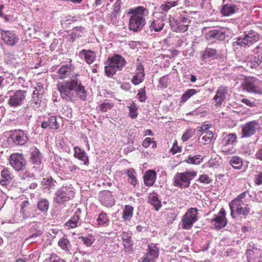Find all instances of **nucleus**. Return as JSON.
I'll return each instance as SVG.
<instances>
[{"mask_svg": "<svg viewBox=\"0 0 262 262\" xmlns=\"http://www.w3.org/2000/svg\"><path fill=\"white\" fill-rule=\"evenodd\" d=\"M156 173L152 170H148L145 173L144 181L146 186H152L155 181Z\"/></svg>", "mask_w": 262, "mask_h": 262, "instance_id": "bb28decb", "label": "nucleus"}, {"mask_svg": "<svg viewBox=\"0 0 262 262\" xmlns=\"http://www.w3.org/2000/svg\"><path fill=\"white\" fill-rule=\"evenodd\" d=\"M49 128L53 129H57L59 127V125L57 121V119L55 116H50L48 119Z\"/></svg>", "mask_w": 262, "mask_h": 262, "instance_id": "37998d69", "label": "nucleus"}, {"mask_svg": "<svg viewBox=\"0 0 262 262\" xmlns=\"http://www.w3.org/2000/svg\"><path fill=\"white\" fill-rule=\"evenodd\" d=\"M134 207L126 205L123 210L122 219L124 221H129L133 215Z\"/></svg>", "mask_w": 262, "mask_h": 262, "instance_id": "c756f323", "label": "nucleus"}, {"mask_svg": "<svg viewBox=\"0 0 262 262\" xmlns=\"http://www.w3.org/2000/svg\"><path fill=\"white\" fill-rule=\"evenodd\" d=\"M229 163L235 169H240L243 166L242 160L238 156L232 157Z\"/></svg>", "mask_w": 262, "mask_h": 262, "instance_id": "f704fd0d", "label": "nucleus"}, {"mask_svg": "<svg viewBox=\"0 0 262 262\" xmlns=\"http://www.w3.org/2000/svg\"><path fill=\"white\" fill-rule=\"evenodd\" d=\"M12 179V175L7 168H4L2 170L0 180V184L1 185L5 186L9 184Z\"/></svg>", "mask_w": 262, "mask_h": 262, "instance_id": "393cba45", "label": "nucleus"}, {"mask_svg": "<svg viewBox=\"0 0 262 262\" xmlns=\"http://www.w3.org/2000/svg\"><path fill=\"white\" fill-rule=\"evenodd\" d=\"M131 233L129 232H123L121 234V238L123 241V245L127 251L131 250L133 243L131 239Z\"/></svg>", "mask_w": 262, "mask_h": 262, "instance_id": "a878e982", "label": "nucleus"}, {"mask_svg": "<svg viewBox=\"0 0 262 262\" xmlns=\"http://www.w3.org/2000/svg\"><path fill=\"white\" fill-rule=\"evenodd\" d=\"M79 56L81 58H84L88 64L92 63L96 58L95 53L91 50H82L79 53Z\"/></svg>", "mask_w": 262, "mask_h": 262, "instance_id": "b1692460", "label": "nucleus"}, {"mask_svg": "<svg viewBox=\"0 0 262 262\" xmlns=\"http://www.w3.org/2000/svg\"><path fill=\"white\" fill-rule=\"evenodd\" d=\"M27 135L23 130H19L14 132L8 138V142H12L15 145H23L28 141Z\"/></svg>", "mask_w": 262, "mask_h": 262, "instance_id": "ddd939ff", "label": "nucleus"}, {"mask_svg": "<svg viewBox=\"0 0 262 262\" xmlns=\"http://www.w3.org/2000/svg\"><path fill=\"white\" fill-rule=\"evenodd\" d=\"M258 85V81L254 79L247 80L244 84V89L249 93L262 94V89Z\"/></svg>", "mask_w": 262, "mask_h": 262, "instance_id": "2eb2a0df", "label": "nucleus"}, {"mask_svg": "<svg viewBox=\"0 0 262 262\" xmlns=\"http://www.w3.org/2000/svg\"><path fill=\"white\" fill-rule=\"evenodd\" d=\"M259 40V34L253 30L245 31L243 34L234 39L232 45L234 47L248 48Z\"/></svg>", "mask_w": 262, "mask_h": 262, "instance_id": "7ed1b4c3", "label": "nucleus"}, {"mask_svg": "<svg viewBox=\"0 0 262 262\" xmlns=\"http://www.w3.org/2000/svg\"><path fill=\"white\" fill-rule=\"evenodd\" d=\"M158 21L159 20L154 21L151 23L149 27L151 30H154L155 31L157 32L162 29L164 26V24L162 23L161 24H160Z\"/></svg>", "mask_w": 262, "mask_h": 262, "instance_id": "09e8293b", "label": "nucleus"}, {"mask_svg": "<svg viewBox=\"0 0 262 262\" xmlns=\"http://www.w3.org/2000/svg\"><path fill=\"white\" fill-rule=\"evenodd\" d=\"M8 94L9 95V100L8 104L14 107H16L21 105L26 100L27 92L24 90H17L16 91H9Z\"/></svg>", "mask_w": 262, "mask_h": 262, "instance_id": "0eeeda50", "label": "nucleus"}, {"mask_svg": "<svg viewBox=\"0 0 262 262\" xmlns=\"http://www.w3.org/2000/svg\"><path fill=\"white\" fill-rule=\"evenodd\" d=\"M147 10L143 7H138L132 9L128 14L131 15L129 18L128 28L130 30L137 32L145 24V17L147 15Z\"/></svg>", "mask_w": 262, "mask_h": 262, "instance_id": "f03ea898", "label": "nucleus"}, {"mask_svg": "<svg viewBox=\"0 0 262 262\" xmlns=\"http://www.w3.org/2000/svg\"><path fill=\"white\" fill-rule=\"evenodd\" d=\"M96 222L99 227H106L109 225L110 221L107 214L102 212L99 214Z\"/></svg>", "mask_w": 262, "mask_h": 262, "instance_id": "c85d7f7f", "label": "nucleus"}, {"mask_svg": "<svg viewBox=\"0 0 262 262\" xmlns=\"http://www.w3.org/2000/svg\"><path fill=\"white\" fill-rule=\"evenodd\" d=\"M247 262H262V259L259 257V252L257 249H248L246 252Z\"/></svg>", "mask_w": 262, "mask_h": 262, "instance_id": "5701e85b", "label": "nucleus"}, {"mask_svg": "<svg viewBox=\"0 0 262 262\" xmlns=\"http://www.w3.org/2000/svg\"><path fill=\"white\" fill-rule=\"evenodd\" d=\"M236 139V135L235 134H229L228 136V138L225 140L224 146H226L228 145H233L234 141Z\"/></svg>", "mask_w": 262, "mask_h": 262, "instance_id": "49530a36", "label": "nucleus"}, {"mask_svg": "<svg viewBox=\"0 0 262 262\" xmlns=\"http://www.w3.org/2000/svg\"><path fill=\"white\" fill-rule=\"evenodd\" d=\"M197 91L195 89H189L187 90L182 95L180 101V104L184 103L190 97L196 94Z\"/></svg>", "mask_w": 262, "mask_h": 262, "instance_id": "c9c22d12", "label": "nucleus"}, {"mask_svg": "<svg viewBox=\"0 0 262 262\" xmlns=\"http://www.w3.org/2000/svg\"><path fill=\"white\" fill-rule=\"evenodd\" d=\"M77 85V79L66 80L58 83L57 87L61 98L67 101H71L75 97L74 90Z\"/></svg>", "mask_w": 262, "mask_h": 262, "instance_id": "20e7f679", "label": "nucleus"}, {"mask_svg": "<svg viewBox=\"0 0 262 262\" xmlns=\"http://www.w3.org/2000/svg\"><path fill=\"white\" fill-rule=\"evenodd\" d=\"M192 136V133L190 131H187L182 136V140L183 141H187L189 138H190Z\"/></svg>", "mask_w": 262, "mask_h": 262, "instance_id": "0e129e2a", "label": "nucleus"}, {"mask_svg": "<svg viewBox=\"0 0 262 262\" xmlns=\"http://www.w3.org/2000/svg\"><path fill=\"white\" fill-rule=\"evenodd\" d=\"M203 158L201 155H195L194 156H190L187 160V162L192 164H199L202 161Z\"/></svg>", "mask_w": 262, "mask_h": 262, "instance_id": "a19ab883", "label": "nucleus"}, {"mask_svg": "<svg viewBox=\"0 0 262 262\" xmlns=\"http://www.w3.org/2000/svg\"><path fill=\"white\" fill-rule=\"evenodd\" d=\"M120 10V4L119 2H116L113 5V11L115 13H118Z\"/></svg>", "mask_w": 262, "mask_h": 262, "instance_id": "69168bd1", "label": "nucleus"}, {"mask_svg": "<svg viewBox=\"0 0 262 262\" xmlns=\"http://www.w3.org/2000/svg\"><path fill=\"white\" fill-rule=\"evenodd\" d=\"M238 9L235 5L228 3L223 5L220 12L223 16H229L235 13Z\"/></svg>", "mask_w": 262, "mask_h": 262, "instance_id": "a211bd4d", "label": "nucleus"}, {"mask_svg": "<svg viewBox=\"0 0 262 262\" xmlns=\"http://www.w3.org/2000/svg\"><path fill=\"white\" fill-rule=\"evenodd\" d=\"M113 103L109 102L108 100L105 101L103 103L99 105V110L103 112H106L110 110L113 106Z\"/></svg>", "mask_w": 262, "mask_h": 262, "instance_id": "79ce46f5", "label": "nucleus"}, {"mask_svg": "<svg viewBox=\"0 0 262 262\" xmlns=\"http://www.w3.org/2000/svg\"><path fill=\"white\" fill-rule=\"evenodd\" d=\"M83 33V28L81 27L77 28L75 29L73 32V36L76 37L81 36Z\"/></svg>", "mask_w": 262, "mask_h": 262, "instance_id": "052dcab7", "label": "nucleus"}, {"mask_svg": "<svg viewBox=\"0 0 262 262\" xmlns=\"http://www.w3.org/2000/svg\"><path fill=\"white\" fill-rule=\"evenodd\" d=\"M228 92V90L226 87L220 86L216 92V95L213 98L215 101V106H220L225 99V95Z\"/></svg>", "mask_w": 262, "mask_h": 262, "instance_id": "aec40b11", "label": "nucleus"}, {"mask_svg": "<svg viewBox=\"0 0 262 262\" xmlns=\"http://www.w3.org/2000/svg\"><path fill=\"white\" fill-rule=\"evenodd\" d=\"M241 101L242 103L247 105V106L251 107H255L256 106V104L254 101H251V100L248 99L243 98L241 99Z\"/></svg>", "mask_w": 262, "mask_h": 262, "instance_id": "13d9d810", "label": "nucleus"}, {"mask_svg": "<svg viewBox=\"0 0 262 262\" xmlns=\"http://www.w3.org/2000/svg\"><path fill=\"white\" fill-rule=\"evenodd\" d=\"M138 99L141 102H144L146 99V92L145 88L140 89L138 93Z\"/></svg>", "mask_w": 262, "mask_h": 262, "instance_id": "5fc2aeb1", "label": "nucleus"}, {"mask_svg": "<svg viewBox=\"0 0 262 262\" xmlns=\"http://www.w3.org/2000/svg\"><path fill=\"white\" fill-rule=\"evenodd\" d=\"M259 126L260 124L257 120L247 122L241 127V138H248L254 135Z\"/></svg>", "mask_w": 262, "mask_h": 262, "instance_id": "9d476101", "label": "nucleus"}, {"mask_svg": "<svg viewBox=\"0 0 262 262\" xmlns=\"http://www.w3.org/2000/svg\"><path fill=\"white\" fill-rule=\"evenodd\" d=\"M150 144H151V147L153 148L157 146L156 142L150 138H146L142 143L143 146L145 148L148 147Z\"/></svg>", "mask_w": 262, "mask_h": 262, "instance_id": "8fccbe9b", "label": "nucleus"}, {"mask_svg": "<svg viewBox=\"0 0 262 262\" xmlns=\"http://www.w3.org/2000/svg\"><path fill=\"white\" fill-rule=\"evenodd\" d=\"M69 169L71 173H75L77 171V170L79 169V168L76 165L73 164L72 163L69 165Z\"/></svg>", "mask_w": 262, "mask_h": 262, "instance_id": "338daca9", "label": "nucleus"}, {"mask_svg": "<svg viewBox=\"0 0 262 262\" xmlns=\"http://www.w3.org/2000/svg\"><path fill=\"white\" fill-rule=\"evenodd\" d=\"M74 150L75 157L80 160L82 161L84 164H87L89 162V160L84 150L78 147H75Z\"/></svg>", "mask_w": 262, "mask_h": 262, "instance_id": "7c9ffc66", "label": "nucleus"}, {"mask_svg": "<svg viewBox=\"0 0 262 262\" xmlns=\"http://www.w3.org/2000/svg\"><path fill=\"white\" fill-rule=\"evenodd\" d=\"M58 245L62 250L67 252H70V247L71 246L70 241L66 238L60 239L58 242Z\"/></svg>", "mask_w": 262, "mask_h": 262, "instance_id": "ea45409f", "label": "nucleus"}, {"mask_svg": "<svg viewBox=\"0 0 262 262\" xmlns=\"http://www.w3.org/2000/svg\"><path fill=\"white\" fill-rule=\"evenodd\" d=\"M247 195H249L248 192H244L230 203L231 215L233 217L239 215L246 216L249 213L250 208L249 201L246 199Z\"/></svg>", "mask_w": 262, "mask_h": 262, "instance_id": "f257e3e1", "label": "nucleus"}, {"mask_svg": "<svg viewBox=\"0 0 262 262\" xmlns=\"http://www.w3.org/2000/svg\"><path fill=\"white\" fill-rule=\"evenodd\" d=\"M127 107L129 111V117H131L132 119L136 118L138 116V108L136 104L133 101H132L131 103L129 104V105H128Z\"/></svg>", "mask_w": 262, "mask_h": 262, "instance_id": "58836bf2", "label": "nucleus"}, {"mask_svg": "<svg viewBox=\"0 0 262 262\" xmlns=\"http://www.w3.org/2000/svg\"><path fill=\"white\" fill-rule=\"evenodd\" d=\"M136 71V74L134 76L132 81L135 85H137L141 83L144 79L145 74L144 73L143 66L140 63H138L137 64Z\"/></svg>", "mask_w": 262, "mask_h": 262, "instance_id": "6ab92c4d", "label": "nucleus"}, {"mask_svg": "<svg viewBox=\"0 0 262 262\" xmlns=\"http://www.w3.org/2000/svg\"><path fill=\"white\" fill-rule=\"evenodd\" d=\"M71 66L66 64L61 66L57 72V76L60 79L68 77L71 74Z\"/></svg>", "mask_w": 262, "mask_h": 262, "instance_id": "cd10ccee", "label": "nucleus"}, {"mask_svg": "<svg viewBox=\"0 0 262 262\" xmlns=\"http://www.w3.org/2000/svg\"><path fill=\"white\" fill-rule=\"evenodd\" d=\"M79 239H81L83 243L86 246H91L94 243L95 239L92 235L89 236H80Z\"/></svg>", "mask_w": 262, "mask_h": 262, "instance_id": "a18cd8bd", "label": "nucleus"}, {"mask_svg": "<svg viewBox=\"0 0 262 262\" xmlns=\"http://www.w3.org/2000/svg\"><path fill=\"white\" fill-rule=\"evenodd\" d=\"M49 203L46 199H40L37 203V208L42 212H47L49 209Z\"/></svg>", "mask_w": 262, "mask_h": 262, "instance_id": "e433bc0d", "label": "nucleus"}, {"mask_svg": "<svg viewBox=\"0 0 262 262\" xmlns=\"http://www.w3.org/2000/svg\"><path fill=\"white\" fill-rule=\"evenodd\" d=\"M73 188L70 186H63L56 192L55 201L58 204H62L74 196Z\"/></svg>", "mask_w": 262, "mask_h": 262, "instance_id": "6e6552de", "label": "nucleus"}, {"mask_svg": "<svg viewBox=\"0 0 262 262\" xmlns=\"http://www.w3.org/2000/svg\"><path fill=\"white\" fill-rule=\"evenodd\" d=\"M75 94H77L79 96L80 98L82 100H85L86 98V91L85 90L84 86L81 84L80 81L77 80V85L74 90Z\"/></svg>", "mask_w": 262, "mask_h": 262, "instance_id": "473e14b6", "label": "nucleus"}, {"mask_svg": "<svg viewBox=\"0 0 262 262\" xmlns=\"http://www.w3.org/2000/svg\"><path fill=\"white\" fill-rule=\"evenodd\" d=\"M213 136V133L210 130L206 132V135L202 138L203 144L209 143Z\"/></svg>", "mask_w": 262, "mask_h": 262, "instance_id": "603ef678", "label": "nucleus"}, {"mask_svg": "<svg viewBox=\"0 0 262 262\" xmlns=\"http://www.w3.org/2000/svg\"><path fill=\"white\" fill-rule=\"evenodd\" d=\"M261 62V59L258 55L251 57L249 61H247V65L251 69H257Z\"/></svg>", "mask_w": 262, "mask_h": 262, "instance_id": "72a5a7b5", "label": "nucleus"}, {"mask_svg": "<svg viewBox=\"0 0 262 262\" xmlns=\"http://www.w3.org/2000/svg\"><path fill=\"white\" fill-rule=\"evenodd\" d=\"M31 160L34 164H39L41 160V154L39 150L36 147L31 148Z\"/></svg>", "mask_w": 262, "mask_h": 262, "instance_id": "2f4dec72", "label": "nucleus"}, {"mask_svg": "<svg viewBox=\"0 0 262 262\" xmlns=\"http://www.w3.org/2000/svg\"><path fill=\"white\" fill-rule=\"evenodd\" d=\"M81 213V210L79 208L77 209L72 218L66 222L65 226L68 229L74 228L77 227L80 218Z\"/></svg>", "mask_w": 262, "mask_h": 262, "instance_id": "412c9836", "label": "nucleus"}, {"mask_svg": "<svg viewBox=\"0 0 262 262\" xmlns=\"http://www.w3.org/2000/svg\"><path fill=\"white\" fill-rule=\"evenodd\" d=\"M198 209L196 208H190L184 214L182 218V227L184 229H190L196 222L198 217Z\"/></svg>", "mask_w": 262, "mask_h": 262, "instance_id": "1a4fd4ad", "label": "nucleus"}, {"mask_svg": "<svg viewBox=\"0 0 262 262\" xmlns=\"http://www.w3.org/2000/svg\"><path fill=\"white\" fill-rule=\"evenodd\" d=\"M0 34L2 39L9 46H14L18 40L16 35L10 31H6L0 28Z\"/></svg>", "mask_w": 262, "mask_h": 262, "instance_id": "4468645a", "label": "nucleus"}, {"mask_svg": "<svg viewBox=\"0 0 262 262\" xmlns=\"http://www.w3.org/2000/svg\"><path fill=\"white\" fill-rule=\"evenodd\" d=\"M158 250L155 246H149V251L145 257H143L141 262H154L155 259L157 257Z\"/></svg>", "mask_w": 262, "mask_h": 262, "instance_id": "4be33fe9", "label": "nucleus"}, {"mask_svg": "<svg viewBox=\"0 0 262 262\" xmlns=\"http://www.w3.org/2000/svg\"><path fill=\"white\" fill-rule=\"evenodd\" d=\"M198 181H199L204 184H208L212 182V180L210 179L208 176L206 174H202L200 177Z\"/></svg>", "mask_w": 262, "mask_h": 262, "instance_id": "6e6d98bb", "label": "nucleus"}, {"mask_svg": "<svg viewBox=\"0 0 262 262\" xmlns=\"http://www.w3.org/2000/svg\"><path fill=\"white\" fill-rule=\"evenodd\" d=\"M135 171L133 169H130L127 170V174L128 178H130V183L133 185H135L136 184L137 180L134 175Z\"/></svg>", "mask_w": 262, "mask_h": 262, "instance_id": "864d4df0", "label": "nucleus"}, {"mask_svg": "<svg viewBox=\"0 0 262 262\" xmlns=\"http://www.w3.org/2000/svg\"><path fill=\"white\" fill-rule=\"evenodd\" d=\"M55 181H54L52 178L48 177L43 178L42 183L49 189H54Z\"/></svg>", "mask_w": 262, "mask_h": 262, "instance_id": "c03bdc74", "label": "nucleus"}, {"mask_svg": "<svg viewBox=\"0 0 262 262\" xmlns=\"http://www.w3.org/2000/svg\"><path fill=\"white\" fill-rule=\"evenodd\" d=\"M49 260L50 262H65L63 260L61 259L56 255H52L50 258Z\"/></svg>", "mask_w": 262, "mask_h": 262, "instance_id": "e2e57ef3", "label": "nucleus"}, {"mask_svg": "<svg viewBox=\"0 0 262 262\" xmlns=\"http://www.w3.org/2000/svg\"><path fill=\"white\" fill-rule=\"evenodd\" d=\"M197 174L195 171H188L184 172L178 173L174 177V184L176 186L181 188L189 187L190 181Z\"/></svg>", "mask_w": 262, "mask_h": 262, "instance_id": "423d86ee", "label": "nucleus"}, {"mask_svg": "<svg viewBox=\"0 0 262 262\" xmlns=\"http://www.w3.org/2000/svg\"><path fill=\"white\" fill-rule=\"evenodd\" d=\"M225 211L222 208L217 214H215L214 217L211 220L210 224L215 229H220L225 227L227 223V220L225 217Z\"/></svg>", "mask_w": 262, "mask_h": 262, "instance_id": "9b49d317", "label": "nucleus"}, {"mask_svg": "<svg viewBox=\"0 0 262 262\" xmlns=\"http://www.w3.org/2000/svg\"><path fill=\"white\" fill-rule=\"evenodd\" d=\"M41 92H38L37 91H34L33 93L32 101L34 103L35 105H37L40 103V95Z\"/></svg>", "mask_w": 262, "mask_h": 262, "instance_id": "3c124183", "label": "nucleus"}, {"mask_svg": "<svg viewBox=\"0 0 262 262\" xmlns=\"http://www.w3.org/2000/svg\"><path fill=\"white\" fill-rule=\"evenodd\" d=\"M126 61L121 55L115 54L108 58L105 63V72L108 76H113L117 71H121L125 65Z\"/></svg>", "mask_w": 262, "mask_h": 262, "instance_id": "39448f33", "label": "nucleus"}, {"mask_svg": "<svg viewBox=\"0 0 262 262\" xmlns=\"http://www.w3.org/2000/svg\"><path fill=\"white\" fill-rule=\"evenodd\" d=\"M188 25H180L178 22L177 25L173 26V31L176 32H184L188 30Z\"/></svg>", "mask_w": 262, "mask_h": 262, "instance_id": "de8ad7c7", "label": "nucleus"}, {"mask_svg": "<svg viewBox=\"0 0 262 262\" xmlns=\"http://www.w3.org/2000/svg\"><path fill=\"white\" fill-rule=\"evenodd\" d=\"M9 163L11 166L17 171L23 170L26 164L25 159L20 154H12L10 157Z\"/></svg>", "mask_w": 262, "mask_h": 262, "instance_id": "f8f14e48", "label": "nucleus"}, {"mask_svg": "<svg viewBox=\"0 0 262 262\" xmlns=\"http://www.w3.org/2000/svg\"><path fill=\"white\" fill-rule=\"evenodd\" d=\"M209 126L208 124H204L202 125L201 126H199L198 128V132H205L206 131L209 129Z\"/></svg>", "mask_w": 262, "mask_h": 262, "instance_id": "774afa93", "label": "nucleus"}, {"mask_svg": "<svg viewBox=\"0 0 262 262\" xmlns=\"http://www.w3.org/2000/svg\"><path fill=\"white\" fill-rule=\"evenodd\" d=\"M216 54V50L215 49H213L211 48H207L205 53V56L208 57H211L215 55Z\"/></svg>", "mask_w": 262, "mask_h": 262, "instance_id": "bf43d9fd", "label": "nucleus"}, {"mask_svg": "<svg viewBox=\"0 0 262 262\" xmlns=\"http://www.w3.org/2000/svg\"><path fill=\"white\" fill-rule=\"evenodd\" d=\"M149 202L154 206L157 211H158L162 206L161 202L155 194H150L149 196Z\"/></svg>", "mask_w": 262, "mask_h": 262, "instance_id": "4c0bfd02", "label": "nucleus"}, {"mask_svg": "<svg viewBox=\"0 0 262 262\" xmlns=\"http://www.w3.org/2000/svg\"><path fill=\"white\" fill-rule=\"evenodd\" d=\"M226 38V34L221 30L213 29L206 34V38L209 41L223 40Z\"/></svg>", "mask_w": 262, "mask_h": 262, "instance_id": "dca6fc26", "label": "nucleus"}, {"mask_svg": "<svg viewBox=\"0 0 262 262\" xmlns=\"http://www.w3.org/2000/svg\"><path fill=\"white\" fill-rule=\"evenodd\" d=\"M254 182L258 185H262V172L255 176Z\"/></svg>", "mask_w": 262, "mask_h": 262, "instance_id": "680f3d73", "label": "nucleus"}, {"mask_svg": "<svg viewBox=\"0 0 262 262\" xmlns=\"http://www.w3.org/2000/svg\"><path fill=\"white\" fill-rule=\"evenodd\" d=\"M177 217V214L174 211H170V213H167V216L166 220L167 223H171L176 219Z\"/></svg>", "mask_w": 262, "mask_h": 262, "instance_id": "4d7b16f0", "label": "nucleus"}, {"mask_svg": "<svg viewBox=\"0 0 262 262\" xmlns=\"http://www.w3.org/2000/svg\"><path fill=\"white\" fill-rule=\"evenodd\" d=\"M100 200L101 204L106 207H111L115 204V200L110 191H103L100 192Z\"/></svg>", "mask_w": 262, "mask_h": 262, "instance_id": "f3484780", "label": "nucleus"}]
</instances>
